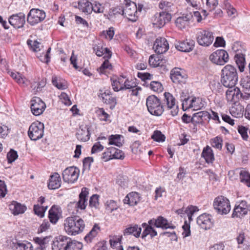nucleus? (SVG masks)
Segmentation results:
<instances>
[{
	"label": "nucleus",
	"mask_w": 250,
	"mask_h": 250,
	"mask_svg": "<svg viewBox=\"0 0 250 250\" xmlns=\"http://www.w3.org/2000/svg\"><path fill=\"white\" fill-rule=\"evenodd\" d=\"M9 208L12 211L13 214L16 215L23 213L27 208L24 205H22L16 201H13L9 206Z\"/></svg>",
	"instance_id": "35"
},
{
	"label": "nucleus",
	"mask_w": 250,
	"mask_h": 250,
	"mask_svg": "<svg viewBox=\"0 0 250 250\" xmlns=\"http://www.w3.org/2000/svg\"><path fill=\"white\" fill-rule=\"evenodd\" d=\"M151 138L156 142H164L166 137L160 131L155 130L154 131L153 134L151 136Z\"/></svg>",
	"instance_id": "50"
},
{
	"label": "nucleus",
	"mask_w": 250,
	"mask_h": 250,
	"mask_svg": "<svg viewBox=\"0 0 250 250\" xmlns=\"http://www.w3.org/2000/svg\"><path fill=\"white\" fill-rule=\"evenodd\" d=\"M17 152L11 149L7 154V159L8 163L11 164L14 162L18 158Z\"/></svg>",
	"instance_id": "52"
},
{
	"label": "nucleus",
	"mask_w": 250,
	"mask_h": 250,
	"mask_svg": "<svg viewBox=\"0 0 250 250\" xmlns=\"http://www.w3.org/2000/svg\"><path fill=\"white\" fill-rule=\"evenodd\" d=\"M8 73L18 83L21 84L24 83V79L21 77L19 73L8 71Z\"/></svg>",
	"instance_id": "53"
},
{
	"label": "nucleus",
	"mask_w": 250,
	"mask_h": 250,
	"mask_svg": "<svg viewBox=\"0 0 250 250\" xmlns=\"http://www.w3.org/2000/svg\"><path fill=\"white\" fill-rule=\"evenodd\" d=\"M197 223L202 229L207 230L213 227L214 221L211 215L204 213L197 218Z\"/></svg>",
	"instance_id": "17"
},
{
	"label": "nucleus",
	"mask_w": 250,
	"mask_h": 250,
	"mask_svg": "<svg viewBox=\"0 0 250 250\" xmlns=\"http://www.w3.org/2000/svg\"><path fill=\"white\" fill-rule=\"evenodd\" d=\"M125 5L123 7V16L126 18L128 21H136L138 18L136 4L130 0H125Z\"/></svg>",
	"instance_id": "10"
},
{
	"label": "nucleus",
	"mask_w": 250,
	"mask_h": 250,
	"mask_svg": "<svg viewBox=\"0 0 250 250\" xmlns=\"http://www.w3.org/2000/svg\"><path fill=\"white\" fill-rule=\"evenodd\" d=\"M146 86H148L151 90L157 92H160L163 89L162 83L158 81H152L150 83H148Z\"/></svg>",
	"instance_id": "43"
},
{
	"label": "nucleus",
	"mask_w": 250,
	"mask_h": 250,
	"mask_svg": "<svg viewBox=\"0 0 250 250\" xmlns=\"http://www.w3.org/2000/svg\"><path fill=\"white\" fill-rule=\"evenodd\" d=\"M171 16L166 12L157 13L154 17L153 24L158 28L164 26L167 22L170 21Z\"/></svg>",
	"instance_id": "20"
},
{
	"label": "nucleus",
	"mask_w": 250,
	"mask_h": 250,
	"mask_svg": "<svg viewBox=\"0 0 250 250\" xmlns=\"http://www.w3.org/2000/svg\"><path fill=\"white\" fill-rule=\"evenodd\" d=\"M105 210L108 213H110L118 208L117 203L112 200L107 201L105 204Z\"/></svg>",
	"instance_id": "45"
},
{
	"label": "nucleus",
	"mask_w": 250,
	"mask_h": 250,
	"mask_svg": "<svg viewBox=\"0 0 250 250\" xmlns=\"http://www.w3.org/2000/svg\"><path fill=\"white\" fill-rule=\"evenodd\" d=\"M93 48L98 56L101 57L104 55V58L105 59V61L99 68L100 73H105V69H106L112 70V65L108 61V59L112 56L111 51L107 48H103L100 44L94 45Z\"/></svg>",
	"instance_id": "3"
},
{
	"label": "nucleus",
	"mask_w": 250,
	"mask_h": 250,
	"mask_svg": "<svg viewBox=\"0 0 250 250\" xmlns=\"http://www.w3.org/2000/svg\"><path fill=\"white\" fill-rule=\"evenodd\" d=\"M79 10L86 14H90L92 11L97 13H102L104 12V7L97 1L91 3L87 0H79Z\"/></svg>",
	"instance_id": "5"
},
{
	"label": "nucleus",
	"mask_w": 250,
	"mask_h": 250,
	"mask_svg": "<svg viewBox=\"0 0 250 250\" xmlns=\"http://www.w3.org/2000/svg\"><path fill=\"white\" fill-rule=\"evenodd\" d=\"M46 17L45 12L38 8L31 9L27 17V21L31 26H34L42 21Z\"/></svg>",
	"instance_id": "9"
},
{
	"label": "nucleus",
	"mask_w": 250,
	"mask_h": 250,
	"mask_svg": "<svg viewBox=\"0 0 250 250\" xmlns=\"http://www.w3.org/2000/svg\"><path fill=\"white\" fill-rule=\"evenodd\" d=\"M142 228L138 227V225L129 226L124 230V234H141Z\"/></svg>",
	"instance_id": "39"
},
{
	"label": "nucleus",
	"mask_w": 250,
	"mask_h": 250,
	"mask_svg": "<svg viewBox=\"0 0 250 250\" xmlns=\"http://www.w3.org/2000/svg\"><path fill=\"white\" fill-rule=\"evenodd\" d=\"M140 201L139 194L136 192H132L128 194L124 200L125 204L131 206L136 205Z\"/></svg>",
	"instance_id": "33"
},
{
	"label": "nucleus",
	"mask_w": 250,
	"mask_h": 250,
	"mask_svg": "<svg viewBox=\"0 0 250 250\" xmlns=\"http://www.w3.org/2000/svg\"><path fill=\"white\" fill-rule=\"evenodd\" d=\"M33 210L35 214L38 216L42 217L44 216L45 209L43 206H40L39 205L34 206Z\"/></svg>",
	"instance_id": "54"
},
{
	"label": "nucleus",
	"mask_w": 250,
	"mask_h": 250,
	"mask_svg": "<svg viewBox=\"0 0 250 250\" xmlns=\"http://www.w3.org/2000/svg\"><path fill=\"white\" fill-rule=\"evenodd\" d=\"M144 230L142 234H157V232L154 228H161L163 229H174L176 227L171 223H169L167 219L162 216L157 218L149 220L148 224L144 223L142 225Z\"/></svg>",
	"instance_id": "1"
},
{
	"label": "nucleus",
	"mask_w": 250,
	"mask_h": 250,
	"mask_svg": "<svg viewBox=\"0 0 250 250\" xmlns=\"http://www.w3.org/2000/svg\"><path fill=\"white\" fill-rule=\"evenodd\" d=\"M125 78V77L122 75L119 77H113L111 78V85L115 91L118 92L122 90L121 88H123Z\"/></svg>",
	"instance_id": "30"
},
{
	"label": "nucleus",
	"mask_w": 250,
	"mask_h": 250,
	"mask_svg": "<svg viewBox=\"0 0 250 250\" xmlns=\"http://www.w3.org/2000/svg\"><path fill=\"white\" fill-rule=\"evenodd\" d=\"M111 151V147L108 148L106 151L103 153L102 159L104 162L113 159L112 152Z\"/></svg>",
	"instance_id": "56"
},
{
	"label": "nucleus",
	"mask_w": 250,
	"mask_h": 250,
	"mask_svg": "<svg viewBox=\"0 0 250 250\" xmlns=\"http://www.w3.org/2000/svg\"><path fill=\"white\" fill-rule=\"evenodd\" d=\"M89 189L85 187L81 189L79 194V208L84 209L87 205V200Z\"/></svg>",
	"instance_id": "29"
},
{
	"label": "nucleus",
	"mask_w": 250,
	"mask_h": 250,
	"mask_svg": "<svg viewBox=\"0 0 250 250\" xmlns=\"http://www.w3.org/2000/svg\"><path fill=\"white\" fill-rule=\"evenodd\" d=\"M209 59L213 63L222 65L228 62L229 55L225 50L219 49L211 54Z\"/></svg>",
	"instance_id": "12"
},
{
	"label": "nucleus",
	"mask_w": 250,
	"mask_h": 250,
	"mask_svg": "<svg viewBox=\"0 0 250 250\" xmlns=\"http://www.w3.org/2000/svg\"><path fill=\"white\" fill-rule=\"evenodd\" d=\"M201 157L204 158L208 164L212 163L214 160L213 151L208 146L204 148L201 154Z\"/></svg>",
	"instance_id": "34"
},
{
	"label": "nucleus",
	"mask_w": 250,
	"mask_h": 250,
	"mask_svg": "<svg viewBox=\"0 0 250 250\" xmlns=\"http://www.w3.org/2000/svg\"><path fill=\"white\" fill-rule=\"evenodd\" d=\"M196 36L198 44L204 46H208L214 40L212 33L208 30H200L197 33Z\"/></svg>",
	"instance_id": "11"
},
{
	"label": "nucleus",
	"mask_w": 250,
	"mask_h": 250,
	"mask_svg": "<svg viewBox=\"0 0 250 250\" xmlns=\"http://www.w3.org/2000/svg\"><path fill=\"white\" fill-rule=\"evenodd\" d=\"M240 179L241 183L248 187H250V174L245 170H242L239 173Z\"/></svg>",
	"instance_id": "40"
},
{
	"label": "nucleus",
	"mask_w": 250,
	"mask_h": 250,
	"mask_svg": "<svg viewBox=\"0 0 250 250\" xmlns=\"http://www.w3.org/2000/svg\"><path fill=\"white\" fill-rule=\"evenodd\" d=\"M203 106L201 99L199 98L193 97L190 100L189 104L187 106V109L193 107L194 110H197Z\"/></svg>",
	"instance_id": "38"
},
{
	"label": "nucleus",
	"mask_w": 250,
	"mask_h": 250,
	"mask_svg": "<svg viewBox=\"0 0 250 250\" xmlns=\"http://www.w3.org/2000/svg\"><path fill=\"white\" fill-rule=\"evenodd\" d=\"M123 7L120 6H117L110 8L108 12V15L110 18H115L120 15L123 16Z\"/></svg>",
	"instance_id": "41"
},
{
	"label": "nucleus",
	"mask_w": 250,
	"mask_h": 250,
	"mask_svg": "<svg viewBox=\"0 0 250 250\" xmlns=\"http://www.w3.org/2000/svg\"><path fill=\"white\" fill-rule=\"evenodd\" d=\"M136 87V83L132 81H129L128 79H126L124 82V85L123 86V88H122L121 89L123 90H125L126 89H132Z\"/></svg>",
	"instance_id": "58"
},
{
	"label": "nucleus",
	"mask_w": 250,
	"mask_h": 250,
	"mask_svg": "<svg viewBox=\"0 0 250 250\" xmlns=\"http://www.w3.org/2000/svg\"><path fill=\"white\" fill-rule=\"evenodd\" d=\"M209 113L206 111H200L194 113L192 116V124L195 126L198 124H202L204 120L209 116Z\"/></svg>",
	"instance_id": "32"
},
{
	"label": "nucleus",
	"mask_w": 250,
	"mask_h": 250,
	"mask_svg": "<svg viewBox=\"0 0 250 250\" xmlns=\"http://www.w3.org/2000/svg\"><path fill=\"white\" fill-rule=\"evenodd\" d=\"M123 136L122 135L115 134L111 135L108 138V145H115L118 147H121L123 144Z\"/></svg>",
	"instance_id": "36"
},
{
	"label": "nucleus",
	"mask_w": 250,
	"mask_h": 250,
	"mask_svg": "<svg viewBox=\"0 0 250 250\" xmlns=\"http://www.w3.org/2000/svg\"><path fill=\"white\" fill-rule=\"evenodd\" d=\"M248 213V203L245 200L240 202L239 205H236L232 214V217L242 218Z\"/></svg>",
	"instance_id": "22"
},
{
	"label": "nucleus",
	"mask_w": 250,
	"mask_h": 250,
	"mask_svg": "<svg viewBox=\"0 0 250 250\" xmlns=\"http://www.w3.org/2000/svg\"><path fill=\"white\" fill-rule=\"evenodd\" d=\"M193 19L191 13L183 14L182 16L177 18L175 21V24L177 27L182 29L186 28L189 24V22Z\"/></svg>",
	"instance_id": "26"
},
{
	"label": "nucleus",
	"mask_w": 250,
	"mask_h": 250,
	"mask_svg": "<svg viewBox=\"0 0 250 250\" xmlns=\"http://www.w3.org/2000/svg\"><path fill=\"white\" fill-rule=\"evenodd\" d=\"M238 81L236 68L230 64L226 65L222 70L221 82L223 85L229 88L234 87Z\"/></svg>",
	"instance_id": "2"
},
{
	"label": "nucleus",
	"mask_w": 250,
	"mask_h": 250,
	"mask_svg": "<svg viewBox=\"0 0 250 250\" xmlns=\"http://www.w3.org/2000/svg\"><path fill=\"white\" fill-rule=\"evenodd\" d=\"M61 178L58 173H55L51 175L48 183V187L50 189H55L61 186Z\"/></svg>",
	"instance_id": "31"
},
{
	"label": "nucleus",
	"mask_w": 250,
	"mask_h": 250,
	"mask_svg": "<svg viewBox=\"0 0 250 250\" xmlns=\"http://www.w3.org/2000/svg\"><path fill=\"white\" fill-rule=\"evenodd\" d=\"M164 104H166L168 109H171L172 116H176L179 111L178 106L176 104V100L173 95L169 92L164 93Z\"/></svg>",
	"instance_id": "14"
},
{
	"label": "nucleus",
	"mask_w": 250,
	"mask_h": 250,
	"mask_svg": "<svg viewBox=\"0 0 250 250\" xmlns=\"http://www.w3.org/2000/svg\"><path fill=\"white\" fill-rule=\"evenodd\" d=\"M45 108V104L39 97H35L30 101L31 110L35 116L42 114Z\"/></svg>",
	"instance_id": "13"
},
{
	"label": "nucleus",
	"mask_w": 250,
	"mask_h": 250,
	"mask_svg": "<svg viewBox=\"0 0 250 250\" xmlns=\"http://www.w3.org/2000/svg\"><path fill=\"white\" fill-rule=\"evenodd\" d=\"M93 250H107L106 241L104 240L97 243L93 247Z\"/></svg>",
	"instance_id": "63"
},
{
	"label": "nucleus",
	"mask_w": 250,
	"mask_h": 250,
	"mask_svg": "<svg viewBox=\"0 0 250 250\" xmlns=\"http://www.w3.org/2000/svg\"><path fill=\"white\" fill-rule=\"evenodd\" d=\"M52 83L59 89H65L67 87L66 82L61 78H58L55 76L52 77Z\"/></svg>",
	"instance_id": "37"
},
{
	"label": "nucleus",
	"mask_w": 250,
	"mask_h": 250,
	"mask_svg": "<svg viewBox=\"0 0 250 250\" xmlns=\"http://www.w3.org/2000/svg\"><path fill=\"white\" fill-rule=\"evenodd\" d=\"M170 79L175 83H185L187 79V75L183 70L175 67L170 71Z\"/></svg>",
	"instance_id": "16"
},
{
	"label": "nucleus",
	"mask_w": 250,
	"mask_h": 250,
	"mask_svg": "<svg viewBox=\"0 0 250 250\" xmlns=\"http://www.w3.org/2000/svg\"><path fill=\"white\" fill-rule=\"evenodd\" d=\"M249 127L242 125H239L238 127V132L240 134L242 139L244 140L247 141L249 138L248 131Z\"/></svg>",
	"instance_id": "47"
},
{
	"label": "nucleus",
	"mask_w": 250,
	"mask_h": 250,
	"mask_svg": "<svg viewBox=\"0 0 250 250\" xmlns=\"http://www.w3.org/2000/svg\"><path fill=\"white\" fill-rule=\"evenodd\" d=\"M99 196L97 194H93L90 198L89 202V206L97 208L99 205L98 198Z\"/></svg>",
	"instance_id": "61"
},
{
	"label": "nucleus",
	"mask_w": 250,
	"mask_h": 250,
	"mask_svg": "<svg viewBox=\"0 0 250 250\" xmlns=\"http://www.w3.org/2000/svg\"><path fill=\"white\" fill-rule=\"evenodd\" d=\"M44 124L37 121L31 124L29 127L28 135L31 140L37 141L43 136Z\"/></svg>",
	"instance_id": "8"
},
{
	"label": "nucleus",
	"mask_w": 250,
	"mask_h": 250,
	"mask_svg": "<svg viewBox=\"0 0 250 250\" xmlns=\"http://www.w3.org/2000/svg\"><path fill=\"white\" fill-rule=\"evenodd\" d=\"M69 212L74 215L78 212V202H70L67 206Z\"/></svg>",
	"instance_id": "51"
},
{
	"label": "nucleus",
	"mask_w": 250,
	"mask_h": 250,
	"mask_svg": "<svg viewBox=\"0 0 250 250\" xmlns=\"http://www.w3.org/2000/svg\"><path fill=\"white\" fill-rule=\"evenodd\" d=\"M13 250H34L30 243H24L19 241L13 242ZM35 250H43V249L41 247H37Z\"/></svg>",
	"instance_id": "28"
},
{
	"label": "nucleus",
	"mask_w": 250,
	"mask_h": 250,
	"mask_svg": "<svg viewBox=\"0 0 250 250\" xmlns=\"http://www.w3.org/2000/svg\"><path fill=\"white\" fill-rule=\"evenodd\" d=\"M77 167L72 166L65 168L62 173L63 180L68 183H74L78 178Z\"/></svg>",
	"instance_id": "15"
},
{
	"label": "nucleus",
	"mask_w": 250,
	"mask_h": 250,
	"mask_svg": "<svg viewBox=\"0 0 250 250\" xmlns=\"http://www.w3.org/2000/svg\"><path fill=\"white\" fill-rule=\"evenodd\" d=\"M92 157H88L83 160V171L89 170L90 168L91 163L93 162Z\"/></svg>",
	"instance_id": "55"
},
{
	"label": "nucleus",
	"mask_w": 250,
	"mask_h": 250,
	"mask_svg": "<svg viewBox=\"0 0 250 250\" xmlns=\"http://www.w3.org/2000/svg\"><path fill=\"white\" fill-rule=\"evenodd\" d=\"M138 77L142 79V80L144 81L145 83L143 84V85H147L148 84V83L147 82H146V80H150L151 79L152 77V75H150L148 73H140L139 72L138 73Z\"/></svg>",
	"instance_id": "60"
},
{
	"label": "nucleus",
	"mask_w": 250,
	"mask_h": 250,
	"mask_svg": "<svg viewBox=\"0 0 250 250\" xmlns=\"http://www.w3.org/2000/svg\"><path fill=\"white\" fill-rule=\"evenodd\" d=\"M111 152H112V158L115 159L123 160L125 155L123 151L114 147H111Z\"/></svg>",
	"instance_id": "46"
},
{
	"label": "nucleus",
	"mask_w": 250,
	"mask_h": 250,
	"mask_svg": "<svg viewBox=\"0 0 250 250\" xmlns=\"http://www.w3.org/2000/svg\"><path fill=\"white\" fill-rule=\"evenodd\" d=\"M100 93L98 96L102 98L104 103L110 104L115 107L117 104V101L115 97L111 96V92L110 90L106 89L103 91V90H100Z\"/></svg>",
	"instance_id": "23"
},
{
	"label": "nucleus",
	"mask_w": 250,
	"mask_h": 250,
	"mask_svg": "<svg viewBox=\"0 0 250 250\" xmlns=\"http://www.w3.org/2000/svg\"><path fill=\"white\" fill-rule=\"evenodd\" d=\"M234 87L229 88L226 92V99L228 102L234 103Z\"/></svg>",
	"instance_id": "57"
},
{
	"label": "nucleus",
	"mask_w": 250,
	"mask_h": 250,
	"mask_svg": "<svg viewBox=\"0 0 250 250\" xmlns=\"http://www.w3.org/2000/svg\"><path fill=\"white\" fill-rule=\"evenodd\" d=\"M232 49L235 52L234 59L238 67L240 72H243L246 64V50L238 42L234 43Z\"/></svg>",
	"instance_id": "6"
},
{
	"label": "nucleus",
	"mask_w": 250,
	"mask_h": 250,
	"mask_svg": "<svg viewBox=\"0 0 250 250\" xmlns=\"http://www.w3.org/2000/svg\"><path fill=\"white\" fill-rule=\"evenodd\" d=\"M214 209L220 214H227L230 210L229 200L223 196L216 197L213 202Z\"/></svg>",
	"instance_id": "7"
},
{
	"label": "nucleus",
	"mask_w": 250,
	"mask_h": 250,
	"mask_svg": "<svg viewBox=\"0 0 250 250\" xmlns=\"http://www.w3.org/2000/svg\"><path fill=\"white\" fill-rule=\"evenodd\" d=\"M149 63L151 66L156 67L159 66H162V60H161L158 56H155L153 55H151L149 58Z\"/></svg>",
	"instance_id": "44"
},
{
	"label": "nucleus",
	"mask_w": 250,
	"mask_h": 250,
	"mask_svg": "<svg viewBox=\"0 0 250 250\" xmlns=\"http://www.w3.org/2000/svg\"><path fill=\"white\" fill-rule=\"evenodd\" d=\"M153 47L156 53L161 54L168 50L169 44L165 38L159 37L154 42Z\"/></svg>",
	"instance_id": "21"
},
{
	"label": "nucleus",
	"mask_w": 250,
	"mask_h": 250,
	"mask_svg": "<svg viewBox=\"0 0 250 250\" xmlns=\"http://www.w3.org/2000/svg\"><path fill=\"white\" fill-rule=\"evenodd\" d=\"M218 4V0H207L206 5L210 11L214 10Z\"/></svg>",
	"instance_id": "64"
},
{
	"label": "nucleus",
	"mask_w": 250,
	"mask_h": 250,
	"mask_svg": "<svg viewBox=\"0 0 250 250\" xmlns=\"http://www.w3.org/2000/svg\"><path fill=\"white\" fill-rule=\"evenodd\" d=\"M146 105L151 115L160 116L164 112V105L161 104L160 99L155 95L149 96L146 98Z\"/></svg>",
	"instance_id": "4"
},
{
	"label": "nucleus",
	"mask_w": 250,
	"mask_h": 250,
	"mask_svg": "<svg viewBox=\"0 0 250 250\" xmlns=\"http://www.w3.org/2000/svg\"><path fill=\"white\" fill-rule=\"evenodd\" d=\"M198 210V208L196 206H189L187 208L184 212L188 216L189 221L192 220V215L196 211Z\"/></svg>",
	"instance_id": "49"
},
{
	"label": "nucleus",
	"mask_w": 250,
	"mask_h": 250,
	"mask_svg": "<svg viewBox=\"0 0 250 250\" xmlns=\"http://www.w3.org/2000/svg\"><path fill=\"white\" fill-rule=\"evenodd\" d=\"M102 35L106 39L111 40L114 35V28L113 27H111L108 29V30L103 31Z\"/></svg>",
	"instance_id": "62"
},
{
	"label": "nucleus",
	"mask_w": 250,
	"mask_h": 250,
	"mask_svg": "<svg viewBox=\"0 0 250 250\" xmlns=\"http://www.w3.org/2000/svg\"><path fill=\"white\" fill-rule=\"evenodd\" d=\"M8 21L16 28H22L25 23V15L22 12L13 14L9 17Z\"/></svg>",
	"instance_id": "19"
},
{
	"label": "nucleus",
	"mask_w": 250,
	"mask_h": 250,
	"mask_svg": "<svg viewBox=\"0 0 250 250\" xmlns=\"http://www.w3.org/2000/svg\"><path fill=\"white\" fill-rule=\"evenodd\" d=\"M194 41L193 40H186L179 41L175 43V48L181 52H188L191 51L194 46Z\"/></svg>",
	"instance_id": "24"
},
{
	"label": "nucleus",
	"mask_w": 250,
	"mask_h": 250,
	"mask_svg": "<svg viewBox=\"0 0 250 250\" xmlns=\"http://www.w3.org/2000/svg\"><path fill=\"white\" fill-rule=\"evenodd\" d=\"M70 239L64 235H59L53 242L52 249L54 250H65V246L68 244Z\"/></svg>",
	"instance_id": "25"
},
{
	"label": "nucleus",
	"mask_w": 250,
	"mask_h": 250,
	"mask_svg": "<svg viewBox=\"0 0 250 250\" xmlns=\"http://www.w3.org/2000/svg\"><path fill=\"white\" fill-rule=\"evenodd\" d=\"M59 98L62 103H63L65 105L69 106L72 104L68 96L65 93L62 92L61 95L59 96Z\"/></svg>",
	"instance_id": "59"
},
{
	"label": "nucleus",
	"mask_w": 250,
	"mask_h": 250,
	"mask_svg": "<svg viewBox=\"0 0 250 250\" xmlns=\"http://www.w3.org/2000/svg\"><path fill=\"white\" fill-rule=\"evenodd\" d=\"M222 142L221 137L217 136L211 140V145L212 147L220 150L222 147Z\"/></svg>",
	"instance_id": "48"
},
{
	"label": "nucleus",
	"mask_w": 250,
	"mask_h": 250,
	"mask_svg": "<svg viewBox=\"0 0 250 250\" xmlns=\"http://www.w3.org/2000/svg\"><path fill=\"white\" fill-rule=\"evenodd\" d=\"M78 223V219H77V216L74 215L67 218L65 220L64 224V229L66 232L71 234H74V233H76L78 234V227L77 226V224Z\"/></svg>",
	"instance_id": "18"
},
{
	"label": "nucleus",
	"mask_w": 250,
	"mask_h": 250,
	"mask_svg": "<svg viewBox=\"0 0 250 250\" xmlns=\"http://www.w3.org/2000/svg\"><path fill=\"white\" fill-rule=\"evenodd\" d=\"M81 133H79V135H81V140L83 142L89 140L91 134L90 127L86 125L84 127V129L81 128Z\"/></svg>",
	"instance_id": "42"
},
{
	"label": "nucleus",
	"mask_w": 250,
	"mask_h": 250,
	"mask_svg": "<svg viewBox=\"0 0 250 250\" xmlns=\"http://www.w3.org/2000/svg\"><path fill=\"white\" fill-rule=\"evenodd\" d=\"M62 215L61 208L57 205H53L49 210L48 217L50 222L55 224Z\"/></svg>",
	"instance_id": "27"
}]
</instances>
